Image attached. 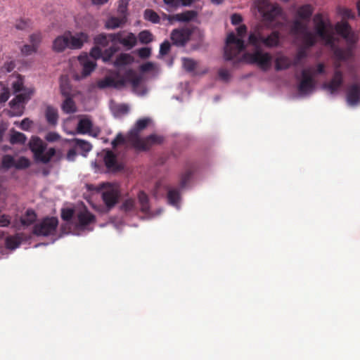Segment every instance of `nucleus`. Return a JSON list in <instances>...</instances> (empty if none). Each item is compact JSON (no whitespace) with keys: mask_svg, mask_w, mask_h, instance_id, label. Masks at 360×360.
I'll use <instances>...</instances> for the list:
<instances>
[{"mask_svg":"<svg viewBox=\"0 0 360 360\" xmlns=\"http://www.w3.org/2000/svg\"><path fill=\"white\" fill-rule=\"evenodd\" d=\"M309 46H300V49L298 50L297 53H296L294 60L292 61V65L293 66H297V65H303V60L307 57L308 56V50L307 48Z\"/></svg>","mask_w":360,"mask_h":360,"instance_id":"bb28decb","label":"nucleus"},{"mask_svg":"<svg viewBox=\"0 0 360 360\" xmlns=\"http://www.w3.org/2000/svg\"><path fill=\"white\" fill-rule=\"evenodd\" d=\"M144 18L146 20L150 21L153 23H158L160 22V17L157 13L151 9H146L144 11Z\"/></svg>","mask_w":360,"mask_h":360,"instance_id":"37998d69","label":"nucleus"},{"mask_svg":"<svg viewBox=\"0 0 360 360\" xmlns=\"http://www.w3.org/2000/svg\"><path fill=\"white\" fill-rule=\"evenodd\" d=\"M137 37L135 34L129 33L122 41V45H136Z\"/></svg>","mask_w":360,"mask_h":360,"instance_id":"3c124183","label":"nucleus"},{"mask_svg":"<svg viewBox=\"0 0 360 360\" xmlns=\"http://www.w3.org/2000/svg\"><path fill=\"white\" fill-rule=\"evenodd\" d=\"M191 35V31L188 28L173 30L171 34L173 45H184L189 39Z\"/></svg>","mask_w":360,"mask_h":360,"instance_id":"2eb2a0df","label":"nucleus"},{"mask_svg":"<svg viewBox=\"0 0 360 360\" xmlns=\"http://www.w3.org/2000/svg\"><path fill=\"white\" fill-rule=\"evenodd\" d=\"M0 86L2 89V92L0 94V103H6L10 96L9 89L5 86H3L2 84L0 82Z\"/></svg>","mask_w":360,"mask_h":360,"instance_id":"8fccbe9b","label":"nucleus"},{"mask_svg":"<svg viewBox=\"0 0 360 360\" xmlns=\"http://www.w3.org/2000/svg\"><path fill=\"white\" fill-rule=\"evenodd\" d=\"M104 162L105 167L110 171H117L119 169L116 155L110 150H108L104 156Z\"/></svg>","mask_w":360,"mask_h":360,"instance_id":"aec40b11","label":"nucleus"},{"mask_svg":"<svg viewBox=\"0 0 360 360\" xmlns=\"http://www.w3.org/2000/svg\"><path fill=\"white\" fill-rule=\"evenodd\" d=\"M126 20L127 18L122 15H120L119 18L112 17L108 20L106 27L108 28L115 29L121 26L126 22Z\"/></svg>","mask_w":360,"mask_h":360,"instance_id":"f704fd0d","label":"nucleus"},{"mask_svg":"<svg viewBox=\"0 0 360 360\" xmlns=\"http://www.w3.org/2000/svg\"><path fill=\"white\" fill-rule=\"evenodd\" d=\"M45 115L49 124L56 125L58 120V113L56 108L48 106L46 109Z\"/></svg>","mask_w":360,"mask_h":360,"instance_id":"c85d7f7f","label":"nucleus"},{"mask_svg":"<svg viewBox=\"0 0 360 360\" xmlns=\"http://www.w3.org/2000/svg\"><path fill=\"white\" fill-rule=\"evenodd\" d=\"M116 46H110L108 49L105 50L104 52H102V59L104 62H108L110 60L112 56L116 52Z\"/></svg>","mask_w":360,"mask_h":360,"instance_id":"09e8293b","label":"nucleus"},{"mask_svg":"<svg viewBox=\"0 0 360 360\" xmlns=\"http://www.w3.org/2000/svg\"><path fill=\"white\" fill-rule=\"evenodd\" d=\"M198 13L195 11H186L184 12L174 15L172 18L179 22H190L193 20Z\"/></svg>","mask_w":360,"mask_h":360,"instance_id":"b1692460","label":"nucleus"},{"mask_svg":"<svg viewBox=\"0 0 360 360\" xmlns=\"http://www.w3.org/2000/svg\"><path fill=\"white\" fill-rule=\"evenodd\" d=\"M231 20L233 25H237L242 22L243 18L240 14L235 13L231 15Z\"/></svg>","mask_w":360,"mask_h":360,"instance_id":"680f3d73","label":"nucleus"},{"mask_svg":"<svg viewBox=\"0 0 360 360\" xmlns=\"http://www.w3.org/2000/svg\"><path fill=\"white\" fill-rule=\"evenodd\" d=\"M15 67V63L13 61H9V62H6L4 65L3 69H4L6 72H10L12 70H13Z\"/></svg>","mask_w":360,"mask_h":360,"instance_id":"338daca9","label":"nucleus"},{"mask_svg":"<svg viewBox=\"0 0 360 360\" xmlns=\"http://www.w3.org/2000/svg\"><path fill=\"white\" fill-rule=\"evenodd\" d=\"M235 32H230L226 35V45L234 44V45H246L244 38L247 34V27L240 25L236 28Z\"/></svg>","mask_w":360,"mask_h":360,"instance_id":"4468645a","label":"nucleus"},{"mask_svg":"<svg viewBox=\"0 0 360 360\" xmlns=\"http://www.w3.org/2000/svg\"><path fill=\"white\" fill-rule=\"evenodd\" d=\"M130 0H120L118 2L117 12L120 15L126 17L127 15L128 5Z\"/></svg>","mask_w":360,"mask_h":360,"instance_id":"a18cd8bd","label":"nucleus"},{"mask_svg":"<svg viewBox=\"0 0 360 360\" xmlns=\"http://www.w3.org/2000/svg\"><path fill=\"white\" fill-rule=\"evenodd\" d=\"M6 246L8 249L14 250L19 247L20 245V238L15 236H8L6 238Z\"/></svg>","mask_w":360,"mask_h":360,"instance_id":"4c0bfd02","label":"nucleus"},{"mask_svg":"<svg viewBox=\"0 0 360 360\" xmlns=\"http://www.w3.org/2000/svg\"><path fill=\"white\" fill-rule=\"evenodd\" d=\"M78 60L82 68V76H76V79H80L89 76L96 68V61L91 58L86 53H82L78 56Z\"/></svg>","mask_w":360,"mask_h":360,"instance_id":"ddd939ff","label":"nucleus"},{"mask_svg":"<svg viewBox=\"0 0 360 360\" xmlns=\"http://www.w3.org/2000/svg\"><path fill=\"white\" fill-rule=\"evenodd\" d=\"M73 141H75V145L84 153L89 152L92 148V146L88 141L78 139H74Z\"/></svg>","mask_w":360,"mask_h":360,"instance_id":"c03bdc74","label":"nucleus"},{"mask_svg":"<svg viewBox=\"0 0 360 360\" xmlns=\"http://www.w3.org/2000/svg\"><path fill=\"white\" fill-rule=\"evenodd\" d=\"M292 65V61L287 56H278L275 60V69L277 71L286 70Z\"/></svg>","mask_w":360,"mask_h":360,"instance_id":"393cba45","label":"nucleus"},{"mask_svg":"<svg viewBox=\"0 0 360 360\" xmlns=\"http://www.w3.org/2000/svg\"><path fill=\"white\" fill-rule=\"evenodd\" d=\"M314 9L309 4L300 6L297 11V16L304 20L309 21L311 18Z\"/></svg>","mask_w":360,"mask_h":360,"instance_id":"4be33fe9","label":"nucleus"},{"mask_svg":"<svg viewBox=\"0 0 360 360\" xmlns=\"http://www.w3.org/2000/svg\"><path fill=\"white\" fill-rule=\"evenodd\" d=\"M103 50L101 49V46H93L91 50V56L94 58L95 60L97 58H101Z\"/></svg>","mask_w":360,"mask_h":360,"instance_id":"6e6d98bb","label":"nucleus"},{"mask_svg":"<svg viewBox=\"0 0 360 360\" xmlns=\"http://www.w3.org/2000/svg\"><path fill=\"white\" fill-rule=\"evenodd\" d=\"M138 199L141 206V211L143 213H148L150 206L149 199L146 193L143 191H140L138 195Z\"/></svg>","mask_w":360,"mask_h":360,"instance_id":"2f4dec72","label":"nucleus"},{"mask_svg":"<svg viewBox=\"0 0 360 360\" xmlns=\"http://www.w3.org/2000/svg\"><path fill=\"white\" fill-rule=\"evenodd\" d=\"M75 213L73 208H63L61 210V219L65 221L70 222L73 219Z\"/></svg>","mask_w":360,"mask_h":360,"instance_id":"a19ab883","label":"nucleus"},{"mask_svg":"<svg viewBox=\"0 0 360 360\" xmlns=\"http://www.w3.org/2000/svg\"><path fill=\"white\" fill-rule=\"evenodd\" d=\"M32 93L30 91L29 93L19 94L9 102V105L13 115L20 116L22 115L24 110L23 104L30 98Z\"/></svg>","mask_w":360,"mask_h":360,"instance_id":"f8f14e48","label":"nucleus"},{"mask_svg":"<svg viewBox=\"0 0 360 360\" xmlns=\"http://www.w3.org/2000/svg\"><path fill=\"white\" fill-rule=\"evenodd\" d=\"M167 200L170 205L177 207L181 200L179 188H169L167 191Z\"/></svg>","mask_w":360,"mask_h":360,"instance_id":"a878e982","label":"nucleus"},{"mask_svg":"<svg viewBox=\"0 0 360 360\" xmlns=\"http://www.w3.org/2000/svg\"><path fill=\"white\" fill-rule=\"evenodd\" d=\"M126 143H130L127 140V136L124 137L121 133L117 134L116 137L112 141V146L113 148H117L119 145H124Z\"/></svg>","mask_w":360,"mask_h":360,"instance_id":"de8ad7c7","label":"nucleus"},{"mask_svg":"<svg viewBox=\"0 0 360 360\" xmlns=\"http://www.w3.org/2000/svg\"><path fill=\"white\" fill-rule=\"evenodd\" d=\"M116 79L112 77H105L104 79L98 81L97 86L99 89H105L108 87L120 88L124 86V81L120 79V73L116 74Z\"/></svg>","mask_w":360,"mask_h":360,"instance_id":"f3484780","label":"nucleus"},{"mask_svg":"<svg viewBox=\"0 0 360 360\" xmlns=\"http://www.w3.org/2000/svg\"><path fill=\"white\" fill-rule=\"evenodd\" d=\"M138 53L140 58L146 59L150 56L151 50L148 46H143L139 50Z\"/></svg>","mask_w":360,"mask_h":360,"instance_id":"5fc2aeb1","label":"nucleus"},{"mask_svg":"<svg viewBox=\"0 0 360 360\" xmlns=\"http://www.w3.org/2000/svg\"><path fill=\"white\" fill-rule=\"evenodd\" d=\"M36 47L37 46H23L21 49V51L22 53L28 55V54L32 53V52H36L37 51Z\"/></svg>","mask_w":360,"mask_h":360,"instance_id":"0e129e2a","label":"nucleus"},{"mask_svg":"<svg viewBox=\"0 0 360 360\" xmlns=\"http://www.w3.org/2000/svg\"><path fill=\"white\" fill-rule=\"evenodd\" d=\"M60 138V135L56 132H49L46 136V140L49 142L57 141Z\"/></svg>","mask_w":360,"mask_h":360,"instance_id":"13d9d810","label":"nucleus"},{"mask_svg":"<svg viewBox=\"0 0 360 360\" xmlns=\"http://www.w3.org/2000/svg\"><path fill=\"white\" fill-rule=\"evenodd\" d=\"M279 34L273 31L266 33L263 28H257L249 34V45H279Z\"/></svg>","mask_w":360,"mask_h":360,"instance_id":"20e7f679","label":"nucleus"},{"mask_svg":"<svg viewBox=\"0 0 360 360\" xmlns=\"http://www.w3.org/2000/svg\"><path fill=\"white\" fill-rule=\"evenodd\" d=\"M255 4L258 11L266 20L272 21L281 13V7L270 4L269 0H256Z\"/></svg>","mask_w":360,"mask_h":360,"instance_id":"6e6552de","label":"nucleus"},{"mask_svg":"<svg viewBox=\"0 0 360 360\" xmlns=\"http://www.w3.org/2000/svg\"><path fill=\"white\" fill-rule=\"evenodd\" d=\"M347 102L351 106L356 105L360 102V84L354 83L347 87Z\"/></svg>","mask_w":360,"mask_h":360,"instance_id":"dca6fc26","label":"nucleus"},{"mask_svg":"<svg viewBox=\"0 0 360 360\" xmlns=\"http://www.w3.org/2000/svg\"><path fill=\"white\" fill-rule=\"evenodd\" d=\"M58 225L56 217H46L33 228V234L37 236H55Z\"/></svg>","mask_w":360,"mask_h":360,"instance_id":"423d86ee","label":"nucleus"},{"mask_svg":"<svg viewBox=\"0 0 360 360\" xmlns=\"http://www.w3.org/2000/svg\"><path fill=\"white\" fill-rule=\"evenodd\" d=\"M290 32L304 42L303 45H315L319 42L324 45H335L338 37H341L351 45L357 41V35L347 21L337 22L335 25L325 18L321 13H317L313 18V29L309 30L306 23L295 20L290 27Z\"/></svg>","mask_w":360,"mask_h":360,"instance_id":"f257e3e1","label":"nucleus"},{"mask_svg":"<svg viewBox=\"0 0 360 360\" xmlns=\"http://www.w3.org/2000/svg\"><path fill=\"white\" fill-rule=\"evenodd\" d=\"M193 174V170L191 168L187 169L184 173L181 174L180 176V187L181 188H184L186 186L187 184L189 182L192 175Z\"/></svg>","mask_w":360,"mask_h":360,"instance_id":"e433bc0d","label":"nucleus"},{"mask_svg":"<svg viewBox=\"0 0 360 360\" xmlns=\"http://www.w3.org/2000/svg\"><path fill=\"white\" fill-rule=\"evenodd\" d=\"M120 79L124 81V86L127 82H129L135 86L140 82L139 78L136 75V72L132 69L125 70L123 75L120 76Z\"/></svg>","mask_w":360,"mask_h":360,"instance_id":"412c9836","label":"nucleus"},{"mask_svg":"<svg viewBox=\"0 0 360 360\" xmlns=\"http://www.w3.org/2000/svg\"><path fill=\"white\" fill-rule=\"evenodd\" d=\"M11 224V217L6 214L0 216V227H8Z\"/></svg>","mask_w":360,"mask_h":360,"instance_id":"4d7b16f0","label":"nucleus"},{"mask_svg":"<svg viewBox=\"0 0 360 360\" xmlns=\"http://www.w3.org/2000/svg\"><path fill=\"white\" fill-rule=\"evenodd\" d=\"M122 209L125 212L135 211L136 210L135 200L132 199V198L126 199L122 205Z\"/></svg>","mask_w":360,"mask_h":360,"instance_id":"49530a36","label":"nucleus"},{"mask_svg":"<svg viewBox=\"0 0 360 360\" xmlns=\"http://www.w3.org/2000/svg\"><path fill=\"white\" fill-rule=\"evenodd\" d=\"M77 155L75 149L71 148L68 151L66 158L68 161H74Z\"/></svg>","mask_w":360,"mask_h":360,"instance_id":"69168bd1","label":"nucleus"},{"mask_svg":"<svg viewBox=\"0 0 360 360\" xmlns=\"http://www.w3.org/2000/svg\"><path fill=\"white\" fill-rule=\"evenodd\" d=\"M13 89L14 92H20L22 89V82L19 80L13 82Z\"/></svg>","mask_w":360,"mask_h":360,"instance_id":"774afa93","label":"nucleus"},{"mask_svg":"<svg viewBox=\"0 0 360 360\" xmlns=\"http://www.w3.org/2000/svg\"><path fill=\"white\" fill-rule=\"evenodd\" d=\"M150 122V119L147 117L139 119L127 134L128 141L138 150H149L153 145L160 144L163 141V138L157 134H150L144 139L140 138V132L147 127Z\"/></svg>","mask_w":360,"mask_h":360,"instance_id":"f03ea898","label":"nucleus"},{"mask_svg":"<svg viewBox=\"0 0 360 360\" xmlns=\"http://www.w3.org/2000/svg\"><path fill=\"white\" fill-rule=\"evenodd\" d=\"M117 112L120 114L124 115L128 113L129 108L126 104H120L116 107Z\"/></svg>","mask_w":360,"mask_h":360,"instance_id":"052dcab7","label":"nucleus"},{"mask_svg":"<svg viewBox=\"0 0 360 360\" xmlns=\"http://www.w3.org/2000/svg\"><path fill=\"white\" fill-rule=\"evenodd\" d=\"M92 126V122L89 119L82 118L78 122L77 131L79 134H85L91 131Z\"/></svg>","mask_w":360,"mask_h":360,"instance_id":"cd10ccee","label":"nucleus"},{"mask_svg":"<svg viewBox=\"0 0 360 360\" xmlns=\"http://www.w3.org/2000/svg\"><path fill=\"white\" fill-rule=\"evenodd\" d=\"M343 83V77L340 70H336L333 77L328 83L323 84L324 88L327 89L330 94L335 93Z\"/></svg>","mask_w":360,"mask_h":360,"instance_id":"a211bd4d","label":"nucleus"},{"mask_svg":"<svg viewBox=\"0 0 360 360\" xmlns=\"http://www.w3.org/2000/svg\"><path fill=\"white\" fill-rule=\"evenodd\" d=\"M164 4L172 9H176L179 7V0H163Z\"/></svg>","mask_w":360,"mask_h":360,"instance_id":"bf43d9fd","label":"nucleus"},{"mask_svg":"<svg viewBox=\"0 0 360 360\" xmlns=\"http://www.w3.org/2000/svg\"><path fill=\"white\" fill-rule=\"evenodd\" d=\"M60 93L64 96H70V84L66 76H61L60 79Z\"/></svg>","mask_w":360,"mask_h":360,"instance_id":"72a5a7b5","label":"nucleus"},{"mask_svg":"<svg viewBox=\"0 0 360 360\" xmlns=\"http://www.w3.org/2000/svg\"><path fill=\"white\" fill-rule=\"evenodd\" d=\"M182 63L183 67L186 71L188 72H193V75H202L208 72L207 68H205L202 70H198V62L191 58H183Z\"/></svg>","mask_w":360,"mask_h":360,"instance_id":"6ab92c4d","label":"nucleus"},{"mask_svg":"<svg viewBox=\"0 0 360 360\" xmlns=\"http://www.w3.org/2000/svg\"><path fill=\"white\" fill-rule=\"evenodd\" d=\"M30 161L25 157H20L16 161L15 160V168L17 169H25L30 166Z\"/></svg>","mask_w":360,"mask_h":360,"instance_id":"79ce46f5","label":"nucleus"},{"mask_svg":"<svg viewBox=\"0 0 360 360\" xmlns=\"http://www.w3.org/2000/svg\"><path fill=\"white\" fill-rule=\"evenodd\" d=\"M89 42V37L84 32H79L72 35L70 32H66L58 36L53 41V45H83Z\"/></svg>","mask_w":360,"mask_h":360,"instance_id":"0eeeda50","label":"nucleus"},{"mask_svg":"<svg viewBox=\"0 0 360 360\" xmlns=\"http://www.w3.org/2000/svg\"><path fill=\"white\" fill-rule=\"evenodd\" d=\"M29 146L35 159L45 164L48 163L56 153V150L53 148H50L45 152L46 145L39 137H32Z\"/></svg>","mask_w":360,"mask_h":360,"instance_id":"39448f33","label":"nucleus"},{"mask_svg":"<svg viewBox=\"0 0 360 360\" xmlns=\"http://www.w3.org/2000/svg\"><path fill=\"white\" fill-rule=\"evenodd\" d=\"M31 22L30 20L20 19L16 22L15 27L18 30H24L30 26Z\"/></svg>","mask_w":360,"mask_h":360,"instance_id":"603ef678","label":"nucleus"},{"mask_svg":"<svg viewBox=\"0 0 360 360\" xmlns=\"http://www.w3.org/2000/svg\"><path fill=\"white\" fill-rule=\"evenodd\" d=\"M42 34L40 32L33 33L30 35L32 45H37L41 42Z\"/></svg>","mask_w":360,"mask_h":360,"instance_id":"864d4df0","label":"nucleus"},{"mask_svg":"<svg viewBox=\"0 0 360 360\" xmlns=\"http://www.w3.org/2000/svg\"><path fill=\"white\" fill-rule=\"evenodd\" d=\"M37 214L32 210H27L25 214L20 218V222L23 226H30L35 222Z\"/></svg>","mask_w":360,"mask_h":360,"instance_id":"c756f323","label":"nucleus"},{"mask_svg":"<svg viewBox=\"0 0 360 360\" xmlns=\"http://www.w3.org/2000/svg\"><path fill=\"white\" fill-rule=\"evenodd\" d=\"M101 186L104 188L102 192L103 201L105 206L110 210L118 202L120 193L115 187L108 183L103 184Z\"/></svg>","mask_w":360,"mask_h":360,"instance_id":"1a4fd4ad","label":"nucleus"},{"mask_svg":"<svg viewBox=\"0 0 360 360\" xmlns=\"http://www.w3.org/2000/svg\"><path fill=\"white\" fill-rule=\"evenodd\" d=\"M238 52L242 53L240 60L245 63L256 65L262 71L269 70L271 66L272 56L271 54L264 52L259 48L261 46H255L256 49L252 52H244L247 46H236Z\"/></svg>","mask_w":360,"mask_h":360,"instance_id":"7ed1b4c3","label":"nucleus"},{"mask_svg":"<svg viewBox=\"0 0 360 360\" xmlns=\"http://www.w3.org/2000/svg\"><path fill=\"white\" fill-rule=\"evenodd\" d=\"M139 40L141 44H148L153 41V36L148 30H143L139 34Z\"/></svg>","mask_w":360,"mask_h":360,"instance_id":"ea45409f","label":"nucleus"},{"mask_svg":"<svg viewBox=\"0 0 360 360\" xmlns=\"http://www.w3.org/2000/svg\"><path fill=\"white\" fill-rule=\"evenodd\" d=\"M66 98L62 104V110L64 112L70 114L76 111L75 103L73 99L70 96H65Z\"/></svg>","mask_w":360,"mask_h":360,"instance_id":"473e14b6","label":"nucleus"},{"mask_svg":"<svg viewBox=\"0 0 360 360\" xmlns=\"http://www.w3.org/2000/svg\"><path fill=\"white\" fill-rule=\"evenodd\" d=\"M15 167V159L11 155H5L2 157L1 167L4 169H8Z\"/></svg>","mask_w":360,"mask_h":360,"instance_id":"58836bf2","label":"nucleus"},{"mask_svg":"<svg viewBox=\"0 0 360 360\" xmlns=\"http://www.w3.org/2000/svg\"><path fill=\"white\" fill-rule=\"evenodd\" d=\"M27 140L26 136L19 131H13L10 136L11 144H25Z\"/></svg>","mask_w":360,"mask_h":360,"instance_id":"c9c22d12","label":"nucleus"},{"mask_svg":"<svg viewBox=\"0 0 360 360\" xmlns=\"http://www.w3.org/2000/svg\"><path fill=\"white\" fill-rule=\"evenodd\" d=\"M32 124V122L30 121L28 118H25L22 120L20 123V128L23 130H28L31 125Z\"/></svg>","mask_w":360,"mask_h":360,"instance_id":"e2e57ef3","label":"nucleus"},{"mask_svg":"<svg viewBox=\"0 0 360 360\" xmlns=\"http://www.w3.org/2000/svg\"><path fill=\"white\" fill-rule=\"evenodd\" d=\"M301 75L302 79L297 89L300 94H307L311 92L315 86L311 68L302 70Z\"/></svg>","mask_w":360,"mask_h":360,"instance_id":"9d476101","label":"nucleus"},{"mask_svg":"<svg viewBox=\"0 0 360 360\" xmlns=\"http://www.w3.org/2000/svg\"><path fill=\"white\" fill-rule=\"evenodd\" d=\"M115 37L112 34L101 33L94 37V45H108L110 41H112Z\"/></svg>","mask_w":360,"mask_h":360,"instance_id":"7c9ffc66","label":"nucleus"},{"mask_svg":"<svg viewBox=\"0 0 360 360\" xmlns=\"http://www.w3.org/2000/svg\"><path fill=\"white\" fill-rule=\"evenodd\" d=\"M75 220V225L77 228L85 229L89 225L95 223L96 217L84 207L77 212Z\"/></svg>","mask_w":360,"mask_h":360,"instance_id":"9b49d317","label":"nucleus"},{"mask_svg":"<svg viewBox=\"0 0 360 360\" xmlns=\"http://www.w3.org/2000/svg\"><path fill=\"white\" fill-rule=\"evenodd\" d=\"M134 61V58L127 53H121L120 56H118L116 58V60L114 61L113 65L114 66L120 70L121 68L131 64Z\"/></svg>","mask_w":360,"mask_h":360,"instance_id":"5701e85b","label":"nucleus"}]
</instances>
